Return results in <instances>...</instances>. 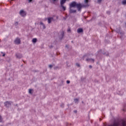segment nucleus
Here are the masks:
<instances>
[{
    "mask_svg": "<svg viewBox=\"0 0 126 126\" xmlns=\"http://www.w3.org/2000/svg\"><path fill=\"white\" fill-rule=\"evenodd\" d=\"M121 126H126V122L125 121V120L123 121Z\"/></svg>",
    "mask_w": 126,
    "mask_h": 126,
    "instance_id": "obj_11",
    "label": "nucleus"
},
{
    "mask_svg": "<svg viewBox=\"0 0 126 126\" xmlns=\"http://www.w3.org/2000/svg\"><path fill=\"white\" fill-rule=\"evenodd\" d=\"M20 15L22 17H25L26 15V13L23 10H21L20 12Z\"/></svg>",
    "mask_w": 126,
    "mask_h": 126,
    "instance_id": "obj_3",
    "label": "nucleus"
},
{
    "mask_svg": "<svg viewBox=\"0 0 126 126\" xmlns=\"http://www.w3.org/2000/svg\"><path fill=\"white\" fill-rule=\"evenodd\" d=\"M53 19V18L52 17H50L48 18V22L49 24L51 23V21Z\"/></svg>",
    "mask_w": 126,
    "mask_h": 126,
    "instance_id": "obj_9",
    "label": "nucleus"
},
{
    "mask_svg": "<svg viewBox=\"0 0 126 126\" xmlns=\"http://www.w3.org/2000/svg\"><path fill=\"white\" fill-rule=\"evenodd\" d=\"M122 4L123 5H126V0H124L123 1H122Z\"/></svg>",
    "mask_w": 126,
    "mask_h": 126,
    "instance_id": "obj_15",
    "label": "nucleus"
},
{
    "mask_svg": "<svg viewBox=\"0 0 126 126\" xmlns=\"http://www.w3.org/2000/svg\"><path fill=\"white\" fill-rule=\"evenodd\" d=\"M32 89H29V93L30 94H32Z\"/></svg>",
    "mask_w": 126,
    "mask_h": 126,
    "instance_id": "obj_18",
    "label": "nucleus"
},
{
    "mask_svg": "<svg viewBox=\"0 0 126 126\" xmlns=\"http://www.w3.org/2000/svg\"><path fill=\"white\" fill-rule=\"evenodd\" d=\"M32 41L33 43H36L37 41L36 38H33Z\"/></svg>",
    "mask_w": 126,
    "mask_h": 126,
    "instance_id": "obj_13",
    "label": "nucleus"
},
{
    "mask_svg": "<svg viewBox=\"0 0 126 126\" xmlns=\"http://www.w3.org/2000/svg\"><path fill=\"white\" fill-rule=\"evenodd\" d=\"M2 56L4 57L5 56V54H3Z\"/></svg>",
    "mask_w": 126,
    "mask_h": 126,
    "instance_id": "obj_32",
    "label": "nucleus"
},
{
    "mask_svg": "<svg viewBox=\"0 0 126 126\" xmlns=\"http://www.w3.org/2000/svg\"><path fill=\"white\" fill-rule=\"evenodd\" d=\"M119 126V124L118 123H114L113 125H110L109 126Z\"/></svg>",
    "mask_w": 126,
    "mask_h": 126,
    "instance_id": "obj_12",
    "label": "nucleus"
},
{
    "mask_svg": "<svg viewBox=\"0 0 126 126\" xmlns=\"http://www.w3.org/2000/svg\"><path fill=\"white\" fill-rule=\"evenodd\" d=\"M40 24L43 26V29H45V26H44V25L43 24V23L42 22H40Z\"/></svg>",
    "mask_w": 126,
    "mask_h": 126,
    "instance_id": "obj_16",
    "label": "nucleus"
},
{
    "mask_svg": "<svg viewBox=\"0 0 126 126\" xmlns=\"http://www.w3.org/2000/svg\"><path fill=\"white\" fill-rule=\"evenodd\" d=\"M18 22H16L15 25L17 26V25H18Z\"/></svg>",
    "mask_w": 126,
    "mask_h": 126,
    "instance_id": "obj_28",
    "label": "nucleus"
},
{
    "mask_svg": "<svg viewBox=\"0 0 126 126\" xmlns=\"http://www.w3.org/2000/svg\"><path fill=\"white\" fill-rule=\"evenodd\" d=\"M110 11H108V12H107V14H110Z\"/></svg>",
    "mask_w": 126,
    "mask_h": 126,
    "instance_id": "obj_29",
    "label": "nucleus"
},
{
    "mask_svg": "<svg viewBox=\"0 0 126 126\" xmlns=\"http://www.w3.org/2000/svg\"><path fill=\"white\" fill-rule=\"evenodd\" d=\"M101 1H102V0H97V2H98V3H100V2H101Z\"/></svg>",
    "mask_w": 126,
    "mask_h": 126,
    "instance_id": "obj_21",
    "label": "nucleus"
},
{
    "mask_svg": "<svg viewBox=\"0 0 126 126\" xmlns=\"http://www.w3.org/2000/svg\"><path fill=\"white\" fill-rule=\"evenodd\" d=\"M75 112L76 113L77 112V111H75Z\"/></svg>",
    "mask_w": 126,
    "mask_h": 126,
    "instance_id": "obj_33",
    "label": "nucleus"
},
{
    "mask_svg": "<svg viewBox=\"0 0 126 126\" xmlns=\"http://www.w3.org/2000/svg\"><path fill=\"white\" fill-rule=\"evenodd\" d=\"M65 2H66L65 0H61L60 3L61 6L63 5V4L65 3Z\"/></svg>",
    "mask_w": 126,
    "mask_h": 126,
    "instance_id": "obj_5",
    "label": "nucleus"
},
{
    "mask_svg": "<svg viewBox=\"0 0 126 126\" xmlns=\"http://www.w3.org/2000/svg\"><path fill=\"white\" fill-rule=\"evenodd\" d=\"M49 68H51L53 67V65L50 64V65H49Z\"/></svg>",
    "mask_w": 126,
    "mask_h": 126,
    "instance_id": "obj_20",
    "label": "nucleus"
},
{
    "mask_svg": "<svg viewBox=\"0 0 126 126\" xmlns=\"http://www.w3.org/2000/svg\"><path fill=\"white\" fill-rule=\"evenodd\" d=\"M2 121V119L0 115V123H1Z\"/></svg>",
    "mask_w": 126,
    "mask_h": 126,
    "instance_id": "obj_23",
    "label": "nucleus"
},
{
    "mask_svg": "<svg viewBox=\"0 0 126 126\" xmlns=\"http://www.w3.org/2000/svg\"><path fill=\"white\" fill-rule=\"evenodd\" d=\"M66 83H67V84H69L70 83V81L67 80Z\"/></svg>",
    "mask_w": 126,
    "mask_h": 126,
    "instance_id": "obj_26",
    "label": "nucleus"
},
{
    "mask_svg": "<svg viewBox=\"0 0 126 126\" xmlns=\"http://www.w3.org/2000/svg\"><path fill=\"white\" fill-rule=\"evenodd\" d=\"M53 1H56L57 0H52Z\"/></svg>",
    "mask_w": 126,
    "mask_h": 126,
    "instance_id": "obj_31",
    "label": "nucleus"
},
{
    "mask_svg": "<svg viewBox=\"0 0 126 126\" xmlns=\"http://www.w3.org/2000/svg\"><path fill=\"white\" fill-rule=\"evenodd\" d=\"M16 57L17 58H19V59H21V58H22V55H20V54H17L16 55Z\"/></svg>",
    "mask_w": 126,
    "mask_h": 126,
    "instance_id": "obj_10",
    "label": "nucleus"
},
{
    "mask_svg": "<svg viewBox=\"0 0 126 126\" xmlns=\"http://www.w3.org/2000/svg\"><path fill=\"white\" fill-rule=\"evenodd\" d=\"M33 0H29V2H31V1H32Z\"/></svg>",
    "mask_w": 126,
    "mask_h": 126,
    "instance_id": "obj_30",
    "label": "nucleus"
},
{
    "mask_svg": "<svg viewBox=\"0 0 126 126\" xmlns=\"http://www.w3.org/2000/svg\"><path fill=\"white\" fill-rule=\"evenodd\" d=\"M65 1L66 0H65Z\"/></svg>",
    "mask_w": 126,
    "mask_h": 126,
    "instance_id": "obj_34",
    "label": "nucleus"
},
{
    "mask_svg": "<svg viewBox=\"0 0 126 126\" xmlns=\"http://www.w3.org/2000/svg\"><path fill=\"white\" fill-rule=\"evenodd\" d=\"M74 101L75 103H78L79 101V99L78 98H75L74 99Z\"/></svg>",
    "mask_w": 126,
    "mask_h": 126,
    "instance_id": "obj_14",
    "label": "nucleus"
},
{
    "mask_svg": "<svg viewBox=\"0 0 126 126\" xmlns=\"http://www.w3.org/2000/svg\"><path fill=\"white\" fill-rule=\"evenodd\" d=\"M83 32V30L81 28H79L77 30V32L79 33H82Z\"/></svg>",
    "mask_w": 126,
    "mask_h": 126,
    "instance_id": "obj_6",
    "label": "nucleus"
},
{
    "mask_svg": "<svg viewBox=\"0 0 126 126\" xmlns=\"http://www.w3.org/2000/svg\"><path fill=\"white\" fill-rule=\"evenodd\" d=\"M63 36H64V32H62V38H63Z\"/></svg>",
    "mask_w": 126,
    "mask_h": 126,
    "instance_id": "obj_24",
    "label": "nucleus"
},
{
    "mask_svg": "<svg viewBox=\"0 0 126 126\" xmlns=\"http://www.w3.org/2000/svg\"><path fill=\"white\" fill-rule=\"evenodd\" d=\"M75 6L79 11L82 8L83 5L81 3H77L75 1H72L70 4V8L75 7Z\"/></svg>",
    "mask_w": 126,
    "mask_h": 126,
    "instance_id": "obj_1",
    "label": "nucleus"
},
{
    "mask_svg": "<svg viewBox=\"0 0 126 126\" xmlns=\"http://www.w3.org/2000/svg\"><path fill=\"white\" fill-rule=\"evenodd\" d=\"M76 65H77L78 67H80V64L78 63H76Z\"/></svg>",
    "mask_w": 126,
    "mask_h": 126,
    "instance_id": "obj_25",
    "label": "nucleus"
},
{
    "mask_svg": "<svg viewBox=\"0 0 126 126\" xmlns=\"http://www.w3.org/2000/svg\"><path fill=\"white\" fill-rule=\"evenodd\" d=\"M61 6H62V7L63 9V10H64V11H65V9H66L65 7V6H63V5H61Z\"/></svg>",
    "mask_w": 126,
    "mask_h": 126,
    "instance_id": "obj_17",
    "label": "nucleus"
},
{
    "mask_svg": "<svg viewBox=\"0 0 126 126\" xmlns=\"http://www.w3.org/2000/svg\"><path fill=\"white\" fill-rule=\"evenodd\" d=\"M76 12V10H73V9H71V8H70V13H74Z\"/></svg>",
    "mask_w": 126,
    "mask_h": 126,
    "instance_id": "obj_8",
    "label": "nucleus"
},
{
    "mask_svg": "<svg viewBox=\"0 0 126 126\" xmlns=\"http://www.w3.org/2000/svg\"><path fill=\"white\" fill-rule=\"evenodd\" d=\"M89 67H90V68H92V66L91 65H89Z\"/></svg>",
    "mask_w": 126,
    "mask_h": 126,
    "instance_id": "obj_27",
    "label": "nucleus"
},
{
    "mask_svg": "<svg viewBox=\"0 0 126 126\" xmlns=\"http://www.w3.org/2000/svg\"><path fill=\"white\" fill-rule=\"evenodd\" d=\"M14 43L15 44H20L21 43L20 39L18 37H17L16 39L14 40Z\"/></svg>",
    "mask_w": 126,
    "mask_h": 126,
    "instance_id": "obj_2",
    "label": "nucleus"
},
{
    "mask_svg": "<svg viewBox=\"0 0 126 126\" xmlns=\"http://www.w3.org/2000/svg\"><path fill=\"white\" fill-rule=\"evenodd\" d=\"M70 31H71L70 29V28H68V30H67V32H70Z\"/></svg>",
    "mask_w": 126,
    "mask_h": 126,
    "instance_id": "obj_22",
    "label": "nucleus"
},
{
    "mask_svg": "<svg viewBox=\"0 0 126 126\" xmlns=\"http://www.w3.org/2000/svg\"><path fill=\"white\" fill-rule=\"evenodd\" d=\"M89 2V0H85V3H88Z\"/></svg>",
    "mask_w": 126,
    "mask_h": 126,
    "instance_id": "obj_19",
    "label": "nucleus"
},
{
    "mask_svg": "<svg viewBox=\"0 0 126 126\" xmlns=\"http://www.w3.org/2000/svg\"><path fill=\"white\" fill-rule=\"evenodd\" d=\"M11 101H6V102H4V106L6 107H8L11 105Z\"/></svg>",
    "mask_w": 126,
    "mask_h": 126,
    "instance_id": "obj_4",
    "label": "nucleus"
},
{
    "mask_svg": "<svg viewBox=\"0 0 126 126\" xmlns=\"http://www.w3.org/2000/svg\"><path fill=\"white\" fill-rule=\"evenodd\" d=\"M87 61H89V62H91L93 63H94V60L93 59H87Z\"/></svg>",
    "mask_w": 126,
    "mask_h": 126,
    "instance_id": "obj_7",
    "label": "nucleus"
}]
</instances>
